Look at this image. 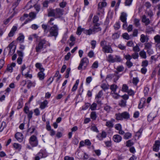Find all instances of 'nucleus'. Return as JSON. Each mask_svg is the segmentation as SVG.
Here are the masks:
<instances>
[{
    "mask_svg": "<svg viewBox=\"0 0 160 160\" xmlns=\"http://www.w3.org/2000/svg\"><path fill=\"white\" fill-rule=\"evenodd\" d=\"M100 45L102 47V51L104 53H112L113 50L111 46L107 45V42L105 40H103L100 42Z\"/></svg>",
    "mask_w": 160,
    "mask_h": 160,
    "instance_id": "f257e3e1",
    "label": "nucleus"
},
{
    "mask_svg": "<svg viewBox=\"0 0 160 160\" xmlns=\"http://www.w3.org/2000/svg\"><path fill=\"white\" fill-rule=\"evenodd\" d=\"M62 9L56 8L55 9H51V17L55 18H60L63 14Z\"/></svg>",
    "mask_w": 160,
    "mask_h": 160,
    "instance_id": "f03ea898",
    "label": "nucleus"
},
{
    "mask_svg": "<svg viewBox=\"0 0 160 160\" xmlns=\"http://www.w3.org/2000/svg\"><path fill=\"white\" fill-rule=\"evenodd\" d=\"M89 63V60L87 58H83L80 61V63L78 67V69L81 70L83 68L84 70L85 69Z\"/></svg>",
    "mask_w": 160,
    "mask_h": 160,
    "instance_id": "7ed1b4c3",
    "label": "nucleus"
},
{
    "mask_svg": "<svg viewBox=\"0 0 160 160\" xmlns=\"http://www.w3.org/2000/svg\"><path fill=\"white\" fill-rule=\"evenodd\" d=\"M116 119L118 120H122L123 119H127L129 118V113L125 112L122 113H116L115 114Z\"/></svg>",
    "mask_w": 160,
    "mask_h": 160,
    "instance_id": "20e7f679",
    "label": "nucleus"
},
{
    "mask_svg": "<svg viewBox=\"0 0 160 160\" xmlns=\"http://www.w3.org/2000/svg\"><path fill=\"white\" fill-rule=\"evenodd\" d=\"M48 154L46 150H41L35 157V160H39L40 158H46Z\"/></svg>",
    "mask_w": 160,
    "mask_h": 160,
    "instance_id": "39448f33",
    "label": "nucleus"
},
{
    "mask_svg": "<svg viewBox=\"0 0 160 160\" xmlns=\"http://www.w3.org/2000/svg\"><path fill=\"white\" fill-rule=\"evenodd\" d=\"M58 34V29L57 26L54 25L53 26L51 27V37H54V40H55Z\"/></svg>",
    "mask_w": 160,
    "mask_h": 160,
    "instance_id": "423d86ee",
    "label": "nucleus"
},
{
    "mask_svg": "<svg viewBox=\"0 0 160 160\" xmlns=\"http://www.w3.org/2000/svg\"><path fill=\"white\" fill-rule=\"evenodd\" d=\"M29 142L33 147L37 146L38 144V141L36 136L32 135L29 139Z\"/></svg>",
    "mask_w": 160,
    "mask_h": 160,
    "instance_id": "0eeeda50",
    "label": "nucleus"
},
{
    "mask_svg": "<svg viewBox=\"0 0 160 160\" xmlns=\"http://www.w3.org/2000/svg\"><path fill=\"white\" fill-rule=\"evenodd\" d=\"M46 43V41L44 40H41L36 46L35 49L37 52H39L43 48L44 45Z\"/></svg>",
    "mask_w": 160,
    "mask_h": 160,
    "instance_id": "6e6552de",
    "label": "nucleus"
},
{
    "mask_svg": "<svg viewBox=\"0 0 160 160\" xmlns=\"http://www.w3.org/2000/svg\"><path fill=\"white\" fill-rule=\"evenodd\" d=\"M160 141L158 140L155 141L153 146V150L155 152H158L159 149Z\"/></svg>",
    "mask_w": 160,
    "mask_h": 160,
    "instance_id": "1a4fd4ad",
    "label": "nucleus"
},
{
    "mask_svg": "<svg viewBox=\"0 0 160 160\" xmlns=\"http://www.w3.org/2000/svg\"><path fill=\"white\" fill-rule=\"evenodd\" d=\"M15 137L17 140L19 142H22L23 138V134L22 133L19 132H18L16 133Z\"/></svg>",
    "mask_w": 160,
    "mask_h": 160,
    "instance_id": "9d476101",
    "label": "nucleus"
},
{
    "mask_svg": "<svg viewBox=\"0 0 160 160\" xmlns=\"http://www.w3.org/2000/svg\"><path fill=\"white\" fill-rule=\"evenodd\" d=\"M107 136L106 132L102 131L101 133H99L96 136L97 138L100 141H102L103 138H105Z\"/></svg>",
    "mask_w": 160,
    "mask_h": 160,
    "instance_id": "9b49d317",
    "label": "nucleus"
},
{
    "mask_svg": "<svg viewBox=\"0 0 160 160\" xmlns=\"http://www.w3.org/2000/svg\"><path fill=\"white\" fill-rule=\"evenodd\" d=\"M127 14L125 12L121 13L120 16V19L122 22H126L127 19Z\"/></svg>",
    "mask_w": 160,
    "mask_h": 160,
    "instance_id": "f8f14e48",
    "label": "nucleus"
},
{
    "mask_svg": "<svg viewBox=\"0 0 160 160\" xmlns=\"http://www.w3.org/2000/svg\"><path fill=\"white\" fill-rule=\"evenodd\" d=\"M124 69V67L122 65L118 66L116 68L117 70L114 72V75H117L119 72L123 71Z\"/></svg>",
    "mask_w": 160,
    "mask_h": 160,
    "instance_id": "ddd939ff",
    "label": "nucleus"
},
{
    "mask_svg": "<svg viewBox=\"0 0 160 160\" xmlns=\"http://www.w3.org/2000/svg\"><path fill=\"white\" fill-rule=\"evenodd\" d=\"M16 66V63L14 62H12L11 64L8 65L7 68V70L10 72L13 71V68Z\"/></svg>",
    "mask_w": 160,
    "mask_h": 160,
    "instance_id": "4468645a",
    "label": "nucleus"
},
{
    "mask_svg": "<svg viewBox=\"0 0 160 160\" xmlns=\"http://www.w3.org/2000/svg\"><path fill=\"white\" fill-rule=\"evenodd\" d=\"M113 139L115 142H119L121 141L122 138L120 135L116 134L113 136Z\"/></svg>",
    "mask_w": 160,
    "mask_h": 160,
    "instance_id": "2eb2a0df",
    "label": "nucleus"
},
{
    "mask_svg": "<svg viewBox=\"0 0 160 160\" xmlns=\"http://www.w3.org/2000/svg\"><path fill=\"white\" fill-rule=\"evenodd\" d=\"M17 29V27L16 26H13L10 32L8 34V36L9 37H12L14 36L15 33V31Z\"/></svg>",
    "mask_w": 160,
    "mask_h": 160,
    "instance_id": "dca6fc26",
    "label": "nucleus"
},
{
    "mask_svg": "<svg viewBox=\"0 0 160 160\" xmlns=\"http://www.w3.org/2000/svg\"><path fill=\"white\" fill-rule=\"evenodd\" d=\"M142 21L144 23L145 25H148L150 23L149 18H147L145 15H143L142 17Z\"/></svg>",
    "mask_w": 160,
    "mask_h": 160,
    "instance_id": "f3484780",
    "label": "nucleus"
},
{
    "mask_svg": "<svg viewBox=\"0 0 160 160\" xmlns=\"http://www.w3.org/2000/svg\"><path fill=\"white\" fill-rule=\"evenodd\" d=\"M44 69H41V70L40 71V72L38 73V77L40 80H42L44 78V74L43 73V72L44 71Z\"/></svg>",
    "mask_w": 160,
    "mask_h": 160,
    "instance_id": "a211bd4d",
    "label": "nucleus"
},
{
    "mask_svg": "<svg viewBox=\"0 0 160 160\" xmlns=\"http://www.w3.org/2000/svg\"><path fill=\"white\" fill-rule=\"evenodd\" d=\"M99 20V18L97 16H94L93 18V22L95 26H99L100 25L99 23L98 22Z\"/></svg>",
    "mask_w": 160,
    "mask_h": 160,
    "instance_id": "6ab92c4d",
    "label": "nucleus"
},
{
    "mask_svg": "<svg viewBox=\"0 0 160 160\" xmlns=\"http://www.w3.org/2000/svg\"><path fill=\"white\" fill-rule=\"evenodd\" d=\"M114 62H120L122 61L121 57L119 55H115L114 58Z\"/></svg>",
    "mask_w": 160,
    "mask_h": 160,
    "instance_id": "aec40b11",
    "label": "nucleus"
},
{
    "mask_svg": "<svg viewBox=\"0 0 160 160\" xmlns=\"http://www.w3.org/2000/svg\"><path fill=\"white\" fill-rule=\"evenodd\" d=\"M114 56H113L111 54H109L108 55L107 58V61L110 63H114Z\"/></svg>",
    "mask_w": 160,
    "mask_h": 160,
    "instance_id": "412c9836",
    "label": "nucleus"
},
{
    "mask_svg": "<svg viewBox=\"0 0 160 160\" xmlns=\"http://www.w3.org/2000/svg\"><path fill=\"white\" fill-rule=\"evenodd\" d=\"M148 38L147 36L143 34L141 35L140 40L141 42L142 43L145 42L146 41H148Z\"/></svg>",
    "mask_w": 160,
    "mask_h": 160,
    "instance_id": "4be33fe9",
    "label": "nucleus"
},
{
    "mask_svg": "<svg viewBox=\"0 0 160 160\" xmlns=\"http://www.w3.org/2000/svg\"><path fill=\"white\" fill-rule=\"evenodd\" d=\"M107 3L105 2H100L98 3V8L99 9H101L103 7L106 6Z\"/></svg>",
    "mask_w": 160,
    "mask_h": 160,
    "instance_id": "5701e85b",
    "label": "nucleus"
},
{
    "mask_svg": "<svg viewBox=\"0 0 160 160\" xmlns=\"http://www.w3.org/2000/svg\"><path fill=\"white\" fill-rule=\"evenodd\" d=\"M42 28L44 30L45 33H47L50 30L49 26L46 24H43L42 25Z\"/></svg>",
    "mask_w": 160,
    "mask_h": 160,
    "instance_id": "b1692460",
    "label": "nucleus"
},
{
    "mask_svg": "<svg viewBox=\"0 0 160 160\" xmlns=\"http://www.w3.org/2000/svg\"><path fill=\"white\" fill-rule=\"evenodd\" d=\"M145 103V100L144 98H142L140 101L138 106V108L139 109L142 108L144 106Z\"/></svg>",
    "mask_w": 160,
    "mask_h": 160,
    "instance_id": "393cba45",
    "label": "nucleus"
},
{
    "mask_svg": "<svg viewBox=\"0 0 160 160\" xmlns=\"http://www.w3.org/2000/svg\"><path fill=\"white\" fill-rule=\"evenodd\" d=\"M152 45L151 42H146L144 44V48L145 50H147L148 49L152 48Z\"/></svg>",
    "mask_w": 160,
    "mask_h": 160,
    "instance_id": "a878e982",
    "label": "nucleus"
},
{
    "mask_svg": "<svg viewBox=\"0 0 160 160\" xmlns=\"http://www.w3.org/2000/svg\"><path fill=\"white\" fill-rule=\"evenodd\" d=\"M139 54L140 57L142 58L146 59L147 58L146 53L143 50L139 52Z\"/></svg>",
    "mask_w": 160,
    "mask_h": 160,
    "instance_id": "bb28decb",
    "label": "nucleus"
},
{
    "mask_svg": "<svg viewBox=\"0 0 160 160\" xmlns=\"http://www.w3.org/2000/svg\"><path fill=\"white\" fill-rule=\"evenodd\" d=\"M90 118L93 120H95L97 118L96 112L95 111L92 112L90 114Z\"/></svg>",
    "mask_w": 160,
    "mask_h": 160,
    "instance_id": "cd10ccee",
    "label": "nucleus"
},
{
    "mask_svg": "<svg viewBox=\"0 0 160 160\" xmlns=\"http://www.w3.org/2000/svg\"><path fill=\"white\" fill-rule=\"evenodd\" d=\"M106 126L109 128H112L113 126V124L112 121H108L106 123Z\"/></svg>",
    "mask_w": 160,
    "mask_h": 160,
    "instance_id": "c85d7f7f",
    "label": "nucleus"
},
{
    "mask_svg": "<svg viewBox=\"0 0 160 160\" xmlns=\"http://www.w3.org/2000/svg\"><path fill=\"white\" fill-rule=\"evenodd\" d=\"M93 32L94 33L98 32L101 30V28L99 26H97L94 25L93 28L92 29Z\"/></svg>",
    "mask_w": 160,
    "mask_h": 160,
    "instance_id": "c756f323",
    "label": "nucleus"
},
{
    "mask_svg": "<svg viewBox=\"0 0 160 160\" xmlns=\"http://www.w3.org/2000/svg\"><path fill=\"white\" fill-rule=\"evenodd\" d=\"M48 103V102L47 100H45L43 102H42L41 103L40 105V108L42 109H43L46 106L47 104Z\"/></svg>",
    "mask_w": 160,
    "mask_h": 160,
    "instance_id": "7c9ffc66",
    "label": "nucleus"
},
{
    "mask_svg": "<svg viewBox=\"0 0 160 160\" xmlns=\"http://www.w3.org/2000/svg\"><path fill=\"white\" fill-rule=\"evenodd\" d=\"M110 88L112 90V92H116L117 89L118 88V86L115 84H113L111 85Z\"/></svg>",
    "mask_w": 160,
    "mask_h": 160,
    "instance_id": "2f4dec72",
    "label": "nucleus"
},
{
    "mask_svg": "<svg viewBox=\"0 0 160 160\" xmlns=\"http://www.w3.org/2000/svg\"><path fill=\"white\" fill-rule=\"evenodd\" d=\"M93 31L92 29H89L88 30L85 29L84 31V33L86 35H90L93 33Z\"/></svg>",
    "mask_w": 160,
    "mask_h": 160,
    "instance_id": "473e14b6",
    "label": "nucleus"
},
{
    "mask_svg": "<svg viewBox=\"0 0 160 160\" xmlns=\"http://www.w3.org/2000/svg\"><path fill=\"white\" fill-rule=\"evenodd\" d=\"M84 28H82L81 27H79L78 28L77 31V34L78 35L81 34L82 32H84Z\"/></svg>",
    "mask_w": 160,
    "mask_h": 160,
    "instance_id": "72a5a7b5",
    "label": "nucleus"
},
{
    "mask_svg": "<svg viewBox=\"0 0 160 160\" xmlns=\"http://www.w3.org/2000/svg\"><path fill=\"white\" fill-rule=\"evenodd\" d=\"M155 42L157 43H160V36L157 35L154 36V38Z\"/></svg>",
    "mask_w": 160,
    "mask_h": 160,
    "instance_id": "f704fd0d",
    "label": "nucleus"
},
{
    "mask_svg": "<svg viewBox=\"0 0 160 160\" xmlns=\"http://www.w3.org/2000/svg\"><path fill=\"white\" fill-rule=\"evenodd\" d=\"M152 114L153 113H151L148 116V121H151L153 120L156 117V116H154Z\"/></svg>",
    "mask_w": 160,
    "mask_h": 160,
    "instance_id": "c9c22d12",
    "label": "nucleus"
},
{
    "mask_svg": "<svg viewBox=\"0 0 160 160\" xmlns=\"http://www.w3.org/2000/svg\"><path fill=\"white\" fill-rule=\"evenodd\" d=\"M21 0H17L16 2H15L12 5L13 10H14L19 5Z\"/></svg>",
    "mask_w": 160,
    "mask_h": 160,
    "instance_id": "e433bc0d",
    "label": "nucleus"
},
{
    "mask_svg": "<svg viewBox=\"0 0 160 160\" xmlns=\"http://www.w3.org/2000/svg\"><path fill=\"white\" fill-rule=\"evenodd\" d=\"M24 35L22 34H20V35L18 37L17 39L20 42L22 43L24 41Z\"/></svg>",
    "mask_w": 160,
    "mask_h": 160,
    "instance_id": "4c0bfd02",
    "label": "nucleus"
},
{
    "mask_svg": "<svg viewBox=\"0 0 160 160\" xmlns=\"http://www.w3.org/2000/svg\"><path fill=\"white\" fill-rule=\"evenodd\" d=\"M132 136V134L129 132L125 133L124 136V139H128L130 138Z\"/></svg>",
    "mask_w": 160,
    "mask_h": 160,
    "instance_id": "58836bf2",
    "label": "nucleus"
},
{
    "mask_svg": "<svg viewBox=\"0 0 160 160\" xmlns=\"http://www.w3.org/2000/svg\"><path fill=\"white\" fill-rule=\"evenodd\" d=\"M126 100L122 99L119 103V105L122 107H124L126 106Z\"/></svg>",
    "mask_w": 160,
    "mask_h": 160,
    "instance_id": "ea45409f",
    "label": "nucleus"
},
{
    "mask_svg": "<svg viewBox=\"0 0 160 160\" xmlns=\"http://www.w3.org/2000/svg\"><path fill=\"white\" fill-rule=\"evenodd\" d=\"M97 107V103L93 102L91 105H90V109L93 111L96 109Z\"/></svg>",
    "mask_w": 160,
    "mask_h": 160,
    "instance_id": "a19ab883",
    "label": "nucleus"
},
{
    "mask_svg": "<svg viewBox=\"0 0 160 160\" xmlns=\"http://www.w3.org/2000/svg\"><path fill=\"white\" fill-rule=\"evenodd\" d=\"M27 83V87L28 88H30L32 86H35V84L34 83L32 82L30 80L28 81Z\"/></svg>",
    "mask_w": 160,
    "mask_h": 160,
    "instance_id": "79ce46f5",
    "label": "nucleus"
},
{
    "mask_svg": "<svg viewBox=\"0 0 160 160\" xmlns=\"http://www.w3.org/2000/svg\"><path fill=\"white\" fill-rule=\"evenodd\" d=\"M90 106V104L89 103H86L82 107V109L85 110L87 109Z\"/></svg>",
    "mask_w": 160,
    "mask_h": 160,
    "instance_id": "37998d69",
    "label": "nucleus"
},
{
    "mask_svg": "<svg viewBox=\"0 0 160 160\" xmlns=\"http://www.w3.org/2000/svg\"><path fill=\"white\" fill-rule=\"evenodd\" d=\"M122 90L123 92H127L128 90V87L125 84H123L122 86Z\"/></svg>",
    "mask_w": 160,
    "mask_h": 160,
    "instance_id": "c03bdc74",
    "label": "nucleus"
},
{
    "mask_svg": "<svg viewBox=\"0 0 160 160\" xmlns=\"http://www.w3.org/2000/svg\"><path fill=\"white\" fill-rule=\"evenodd\" d=\"M139 21V20L138 19L135 18L134 19V23L136 27H138L140 26V23Z\"/></svg>",
    "mask_w": 160,
    "mask_h": 160,
    "instance_id": "a18cd8bd",
    "label": "nucleus"
},
{
    "mask_svg": "<svg viewBox=\"0 0 160 160\" xmlns=\"http://www.w3.org/2000/svg\"><path fill=\"white\" fill-rule=\"evenodd\" d=\"M133 51L136 52H139L140 50V49L139 46L137 44L135 46L133 47Z\"/></svg>",
    "mask_w": 160,
    "mask_h": 160,
    "instance_id": "49530a36",
    "label": "nucleus"
},
{
    "mask_svg": "<svg viewBox=\"0 0 160 160\" xmlns=\"http://www.w3.org/2000/svg\"><path fill=\"white\" fill-rule=\"evenodd\" d=\"M112 108L108 105H106L104 107V110L107 112H110Z\"/></svg>",
    "mask_w": 160,
    "mask_h": 160,
    "instance_id": "de8ad7c7",
    "label": "nucleus"
},
{
    "mask_svg": "<svg viewBox=\"0 0 160 160\" xmlns=\"http://www.w3.org/2000/svg\"><path fill=\"white\" fill-rule=\"evenodd\" d=\"M124 58L127 60V61H128V60L130 61V60L132 59V57L130 55L127 54H124L123 55Z\"/></svg>",
    "mask_w": 160,
    "mask_h": 160,
    "instance_id": "09e8293b",
    "label": "nucleus"
},
{
    "mask_svg": "<svg viewBox=\"0 0 160 160\" xmlns=\"http://www.w3.org/2000/svg\"><path fill=\"white\" fill-rule=\"evenodd\" d=\"M148 61L147 60H145L142 62L141 66L143 67L146 68L148 66Z\"/></svg>",
    "mask_w": 160,
    "mask_h": 160,
    "instance_id": "8fccbe9b",
    "label": "nucleus"
},
{
    "mask_svg": "<svg viewBox=\"0 0 160 160\" xmlns=\"http://www.w3.org/2000/svg\"><path fill=\"white\" fill-rule=\"evenodd\" d=\"M139 82V79L138 78H133L132 80V82L135 85H137Z\"/></svg>",
    "mask_w": 160,
    "mask_h": 160,
    "instance_id": "3c124183",
    "label": "nucleus"
},
{
    "mask_svg": "<svg viewBox=\"0 0 160 160\" xmlns=\"http://www.w3.org/2000/svg\"><path fill=\"white\" fill-rule=\"evenodd\" d=\"M101 88L104 91L107 90L108 89V85L106 84L103 83L101 86Z\"/></svg>",
    "mask_w": 160,
    "mask_h": 160,
    "instance_id": "603ef678",
    "label": "nucleus"
},
{
    "mask_svg": "<svg viewBox=\"0 0 160 160\" xmlns=\"http://www.w3.org/2000/svg\"><path fill=\"white\" fill-rule=\"evenodd\" d=\"M103 92L102 90L100 91L96 96V98H101L103 95Z\"/></svg>",
    "mask_w": 160,
    "mask_h": 160,
    "instance_id": "864d4df0",
    "label": "nucleus"
},
{
    "mask_svg": "<svg viewBox=\"0 0 160 160\" xmlns=\"http://www.w3.org/2000/svg\"><path fill=\"white\" fill-rule=\"evenodd\" d=\"M126 64L128 68H131L133 65V63L130 60L127 61L126 62Z\"/></svg>",
    "mask_w": 160,
    "mask_h": 160,
    "instance_id": "5fc2aeb1",
    "label": "nucleus"
},
{
    "mask_svg": "<svg viewBox=\"0 0 160 160\" xmlns=\"http://www.w3.org/2000/svg\"><path fill=\"white\" fill-rule=\"evenodd\" d=\"M114 29L116 30H118L120 27V24L119 22H117L114 26Z\"/></svg>",
    "mask_w": 160,
    "mask_h": 160,
    "instance_id": "6e6d98bb",
    "label": "nucleus"
},
{
    "mask_svg": "<svg viewBox=\"0 0 160 160\" xmlns=\"http://www.w3.org/2000/svg\"><path fill=\"white\" fill-rule=\"evenodd\" d=\"M13 146L14 148L16 149H21V146L19 144L14 143L13 145Z\"/></svg>",
    "mask_w": 160,
    "mask_h": 160,
    "instance_id": "4d7b16f0",
    "label": "nucleus"
},
{
    "mask_svg": "<svg viewBox=\"0 0 160 160\" xmlns=\"http://www.w3.org/2000/svg\"><path fill=\"white\" fill-rule=\"evenodd\" d=\"M118 47L121 50H125L126 48V47L122 44H118Z\"/></svg>",
    "mask_w": 160,
    "mask_h": 160,
    "instance_id": "13d9d810",
    "label": "nucleus"
},
{
    "mask_svg": "<svg viewBox=\"0 0 160 160\" xmlns=\"http://www.w3.org/2000/svg\"><path fill=\"white\" fill-rule=\"evenodd\" d=\"M142 131V129H139V130L137 132H136L135 136L138 137V138H139L141 134Z\"/></svg>",
    "mask_w": 160,
    "mask_h": 160,
    "instance_id": "bf43d9fd",
    "label": "nucleus"
},
{
    "mask_svg": "<svg viewBox=\"0 0 160 160\" xmlns=\"http://www.w3.org/2000/svg\"><path fill=\"white\" fill-rule=\"evenodd\" d=\"M132 58L134 59H137L138 57V54L137 52H135L133 53L131 56Z\"/></svg>",
    "mask_w": 160,
    "mask_h": 160,
    "instance_id": "052dcab7",
    "label": "nucleus"
},
{
    "mask_svg": "<svg viewBox=\"0 0 160 160\" xmlns=\"http://www.w3.org/2000/svg\"><path fill=\"white\" fill-rule=\"evenodd\" d=\"M147 52L149 55L152 54L154 53V51L153 49L151 48L147 50Z\"/></svg>",
    "mask_w": 160,
    "mask_h": 160,
    "instance_id": "680f3d73",
    "label": "nucleus"
},
{
    "mask_svg": "<svg viewBox=\"0 0 160 160\" xmlns=\"http://www.w3.org/2000/svg\"><path fill=\"white\" fill-rule=\"evenodd\" d=\"M123 37L126 40H129L130 39L129 35L127 33H125L122 35Z\"/></svg>",
    "mask_w": 160,
    "mask_h": 160,
    "instance_id": "e2e57ef3",
    "label": "nucleus"
},
{
    "mask_svg": "<svg viewBox=\"0 0 160 160\" xmlns=\"http://www.w3.org/2000/svg\"><path fill=\"white\" fill-rule=\"evenodd\" d=\"M98 67V63L97 61L95 62L92 64V67L93 68H97Z\"/></svg>",
    "mask_w": 160,
    "mask_h": 160,
    "instance_id": "0e129e2a",
    "label": "nucleus"
},
{
    "mask_svg": "<svg viewBox=\"0 0 160 160\" xmlns=\"http://www.w3.org/2000/svg\"><path fill=\"white\" fill-rule=\"evenodd\" d=\"M35 66L37 68L39 69L40 71L41 70V69H44L42 67V65L39 63H37L35 64Z\"/></svg>",
    "mask_w": 160,
    "mask_h": 160,
    "instance_id": "69168bd1",
    "label": "nucleus"
},
{
    "mask_svg": "<svg viewBox=\"0 0 160 160\" xmlns=\"http://www.w3.org/2000/svg\"><path fill=\"white\" fill-rule=\"evenodd\" d=\"M32 114L33 112L32 111H30V112H28V113L27 114L28 118L29 120L32 118Z\"/></svg>",
    "mask_w": 160,
    "mask_h": 160,
    "instance_id": "338daca9",
    "label": "nucleus"
},
{
    "mask_svg": "<svg viewBox=\"0 0 160 160\" xmlns=\"http://www.w3.org/2000/svg\"><path fill=\"white\" fill-rule=\"evenodd\" d=\"M64 160H74V158L73 157H70L68 156H66L64 158Z\"/></svg>",
    "mask_w": 160,
    "mask_h": 160,
    "instance_id": "774afa93",
    "label": "nucleus"
}]
</instances>
